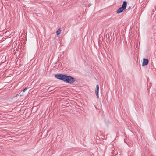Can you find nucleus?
<instances>
[{
  "label": "nucleus",
  "instance_id": "obj_1",
  "mask_svg": "<svg viewBox=\"0 0 156 156\" xmlns=\"http://www.w3.org/2000/svg\"><path fill=\"white\" fill-rule=\"evenodd\" d=\"M55 76L56 78L70 84L73 83L75 81L74 78L66 74H55Z\"/></svg>",
  "mask_w": 156,
  "mask_h": 156
},
{
  "label": "nucleus",
  "instance_id": "obj_2",
  "mask_svg": "<svg viewBox=\"0 0 156 156\" xmlns=\"http://www.w3.org/2000/svg\"><path fill=\"white\" fill-rule=\"evenodd\" d=\"M127 3L126 2L124 1L122 5V6L119 8L117 11L116 12L117 13H120L122 12V11L125 9L126 7Z\"/></svg>",
  "mask_w": 156,
  "mask_h": 156
},
{
  "label": "nucleus",
  "instance_id": "obj_3",
  "mask_svg": "<svg viewBox=\"0 0 156 156\" xmlns=\"http://www.w3.org/2000/svg\"><path fill=\"white\" fill-rule=\"evenodd\" d=\"M99 87L98 85H97L96 86V88H95V94L97 96V98H99V95H98V92H99Z\"/></svg>",
  "mask_w": 156,
  "mask_h": 156
},
{
  "label": "nucleus",
  "instance_id": "obj_4",
  "mask_svg": "<svg viewBox=\"0 0 156 156\" xmlns=\"http://www.w3.org/2000/svg\"><path fill=\"white\" fill-rule=\"evenodd\" d=\"M82 7L83 12H87V5L86 4H83L82 5Z\"/></svg>",
  "mask_w": 156,
  "mask_h": 156
},
{
  "label": "nucleus",
  "instance_id": "obj_5",
  "mask_svg": "<svg viewBox=\"0 0 156 156\" xmlns=\"http://www.w3.org/2000/svg\"><path fill=\"white\" fill-rule=\"evenodd\" d=\"M148 63V60L147 59L144 58L143 59L142 66H144L147 65Z\"/></svg>",
  "mask_w": 156,
  "mask_h": 156
},
{
  "label": "nucleus",
  "instance_id": "obj_6",
  "mask_svg": "<svg viewBox=\"0 0 156 156\" xmlns=\"http://www.w3.org/2000/svg\"><path fill=\"white\" fill-rule=\"evenodd\" d=\"M60 32H61V30H60V29H59L56 32V34L57 35H59L60 34Z\"/></svg>",
  "mask_w": 156,
  "mask_h": 156
},
{
  "label": "nucleus",
  "instance_id": "obj_7",
  "mask_svg": "<svg viewBox=\"0 0 156 156\" xmlns=\"http://www.w3.org/2000/svg\"><path fill=\"white\" fill-rule=\"evenodd\" d=\"M52 88V87H50L47 90H48L49 91H51V90H53V89Z\"/></svg>",
  "mask_w": 156,
  "mask_h": 156
},
{
  "label": "nucleus",
  "instance_id": "obj_8",
  "mask_svg": "<svg viewBox=\"0 0 156 156\" xmlns=\"http://www.w3.org/2000/svg\"><path fill=\"white\" fill-rule=\"evenodd\" d=\"M27 88H25V89H24L23 90V92H24L26 91V90H27Z\"/></svg>",
  "mask_w": 156,
  "mask_h": 156
},
{
  "label": "nucleus",
  "instance_id": "obj_9",
  "mask_svg": "<svg viewBox=\"0 0 156 156\" xmlns=\"http://www.w3.org/2000/svg\"><path fill=\"white\" fill-rule=\"evenodd\" d=\"M20 94H17L16 95L15 97H17V96H21V94H20Z\"/></svg>",
  "mask_w": 156,
  "mask_h": 156
},
{
  "label": "nucleus",
  "instance_id": "obj_10",
  "mask_svg": "<svg viewBox=\"0 0 156 156\" xmlns=\"http://www.w3.org/2000/svg\"><path fill=\"white\" fill-rule=\"evenodd\" d=\"M86 38V39H87V38H88V36H85L84 37V39L85 38Z\"/></svg>",
  "mask_w": 156,
  "mask_h": 156
}]
</instances>
